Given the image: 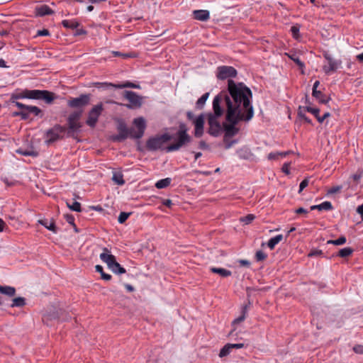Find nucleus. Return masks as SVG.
I'll return each mask as SVG.
<instances>
[{"label":"nucleus","mask_w":363,"mask_h":363,"mask_svg":"<svg viewBox=\"0 0 363 363\" xmlns=\"http://www.w3.org/2000/svg\"><path fill=\"white\" fill-rule=\"evenodd\" d=\"M353 350L357 354H363V346L360 345H355L353 347Z\"/></svg>","instance_id":"obj_48"},{"label":"nucleus","mask_w":363,"mask_h":363,"mask_svg":"<svg viewBox=\"0 0 363 363\" xmlns=\"http://www.w3.org/2000/svg\"><path fill=\"white\" fill-rule=\"evenodd\" d=\"M170 183H155V186L157 189H164L169 186Z\"/></svg>","instance_id":"obj_56"},{"label":"nucleus","mask_w":363,"mask_h":363,"mask_svg":"<svg viewBox=\"0 0 363 363\" xmlns=\"http://www.w3.org/2000/svg\"><path fill=\"white\" fill-rule=\"evenodd\" d=\"M295 212L297 213V214H301V213H308V211L302 207L301 208H297Z\"/></svg>","instance_id":"obj_59"},{"label":"nucleus","mask_w":363,"mask_h":363,"mask_svg":"<svg viewBox=\"0 0 363 363\" xmlns=\"http://www.w3.org/2000/svg\"><path fill=\"white\" fill-rule=\"evenodd\" d=\"M252 94L250 88L242 82H229V94L221 92L213 101V113L208 115V133L218 136L223 132V106L226 107V120L228 122H248L254 116L252 105Z\"/></svg>","instance_id":"obj_1"},{"label":"nucleus","mask_w":363,"mask_h":363,"mask_svg":"<svg viewBox=\"0 0 363 363\" xmlns=\"http://www.w3.org/2000/svg\"><path fill=\"white\" fill-rule=\"evenodd\" d=\"M172 138V137L167 133L151 138L147 141V147L150 150L161 149Z\"/></svg>","instance_id":"obj_7"},{"label":"nucleus","mask_w":363,"mask_h":363,"mask_svg":"<svg viewBox=\"0 0 363 363\" xmlns=\"http://www.w3.org/2000/svg\"><path fill=\"white\" fill-rule=\"evenodd\" d=\"M267 257V255L261 250H259L255 254V259L257 261H262Z\"/></svg>","instance_id":"obj_40"},{"label":"nucleus","mask_w":363,"mask_h":363,"mask_svg":"<svg viewBox=\"0 0 363 363\" xmlns=\"http://www.w3.org/2000/svg\"><path fill=\"white\" fill-rule=\"evenodd\" d=\"M209 96V93H205L203 94L196 101V106L198 108H202L206 104L208 98Z\"/></svg>","instance_id":"obj_30"},{"label":"nucleus","mask_w":363,"mask_h":363,"mask_svg":"<svg viewBox=\"0 0 363 363\" xmlns=\"http://www.w3.org/2000/svg\"><path fill=\"white\" fill-rule=\"evenodd\" d=\"M90 101V96L87 94H82L79 97L73 98L68 101L69 106L80 108L86 106Z\"/></svg>","instance_id":"obj_13"},{"label":"nucleus","mask_w":363,"mask_h":363,"mask_svg":"<svg viewBox=\"0 0 363 363\" xmlns=\"http://www.w3.org/2000/svg\"><path fill=\"white\" fill-rule=\"evenodd\" d=\"M308 184V183H300L298 194H301Z\"/></svg>","instance_id":"obj_60"},{"label":"nucleus","mask_w":363,"mask_h":363,"mask_svg":"<svg viewBox=\"0 0 363 363\" xmlns=\"http://www.w3.org/2000/svg\"><path fill=\"white\" fill-rule=\"evenodd\" d=\"M111 173L112 174V182H124L123 174L120 171L111 169Z\"/></svg>","instance_id":"obj_29"},{"label":"nucleus","mask_w":363,"mask_h":363,"mask_svg":"<svg viewBox=\"0 0 363 363\" xmlns=\"http://www.w3.org/2000/svg\"><path fill=\"white\" fill-rule=\"evenodd\" d=\"M177 141L176 143L172 144L166 147L167 152H173L178 150L183 145L189 141V137L186 130H180L177 133Z\"/></svg>","instance_id":"obj_10"},{"label":"nucleus","mask_w":363,"mask_h":363,"mask_svg":"<svg viewBox=\"0 0 363 363\" xmlns=\"http://www.w3.org/2000/svg\"><path fill=\"white\" fill-rule=\"evenodd\" d=\"M112 54L115 57H130V55L128 54H123V53H121L120 52H117V51H112Z\"/></svg>","instance_id":"obj_50"},{"label":"nucleus","mask_w":363,"mask_h":363,"mask_svg":"<svg viewBox=\"0 0 363 363\" xmlns=\"http://www.w3.org/2000/svg\"><path fill=\"white\" fill-rule=\"evenodd\" d=\"M26 305V299L23 297L14 298L11 305V307H22Z\"/></svg>","instance_id":"obj_28"},{"label":"nucleus","mask_w":363,"mask_h":363,"mask_svg":"<svg viewBox=\"0 0 363 363\" xmlns=\"http://www.w3.org/2000/svg\"><path fill=\"white\" fill-rule=\"evenodd\" d=\"M315 99H317L319 102L322 104H326L328 102L329 99L324 96L321 92L320 94H318L316 96H313Z\"/></svg>","instance_id":"obj_41"},{"label":"nucleus","mask_w":363,"mask_h":363,"mask_svg":"<svg viewBox=\"0 0 363 363\" xmlns=\"http://www.w3.org/2000/svg\"><path fill=\"white\" fill-rule=\"evenodd\" d=\"M319 84H320L319 81H315V83L313 84V91H312L313 96H316L318 94H320V91H318L317 89Z\"/></svg>","instance_id":"obj_43"},{"label":"nucleus","mask_w":363,"mask_h":363,"mask_svg":"<svg viewBox=\"0 0 363 363\" xmlns=\"http://www.w3.org/2000/svg\"><path fill=\"white\" fill-rule=\"evenodd\" d=\"M230 347L232 350L233 349H240L244 347V344L243 343H236V344L230 343Z\"/></svg>","instance_id":"obj_54"},{"label":"nucleus","mask_w":363,"mask_h":363,"mask_svg":"<svg viewBox=\"0 0 363 363\" xmlns=\"http://www.w3.org/2000/svg\"><path fill=\"white\" fill-rule=\"evenodd\" d=\"M35 11L36 16H44L45 15L52 14L53 13L52 9L47 5H41L39 6H36Z\"/></svg>","instance_id":"obj_21"},{"label":"nucleus","mask_w":363,"mask_h":363,"mask_svg":"<svg viewBox=\"0 0 363 363\" xmlns=\"http://www.w3.org/2000/svg\"><path fill=\"white\" fill-rule=\"evenodd\" d=\"M135 128H130V138L139 139L143 137L146 128L145 121L143 117L135 118L133 121Z\"/></svg>","instance_id":"obj_9"},{"label":"nucleus","mask_w":363,"mask_h":363,"mask_svg":"<svg viewBox=\"0 0 363 363\" xmlns=\"http://www.w3.org/2000/svg\"><path fill=\"white\" fill-rule=\"evenodd\" d=\"M6 227V223L2 219L0 218V232L4 231Z\"/></svg>","instance_id":"obj_62"},{"label":"nucleus","mask_w":363,"mask_h":363,"mask_svg":"<svg viewBox=\"0 0 363 363\" xmlns=\"http://www.w3.org/2000/svg\"><path fill=\"white\" fill-rule=\"evenodd\" d=\"M323 255V251L320 250H313L308 254V257H316Z\"/></svg>","instance_id":"obj_45"},{"label":"nucleus","mask_w":363,"mask_h":363,"mask_svg":"<svg viewBox=\"0 0 363 363\" xmlns=\"http://www.w3.org/2000/svg\"><path fill=\"white\" fill-rule=\"evenodd\" d=\"M330 113L329 112H326L323 114V116H320L318 115V116L317 117V120L319 123H323L324 121V120L327 118H328L330 116Z\"/></svg>","instance_id":"obj_49"},{"label":"nucleus","mask_w":363,"mask_h":363,"mask_svg":"<svg viewBox=\"0 0 363 363\" xmlns=\"http://www.w3.org/2000/svg\"><path fill=\"white\" fill-rule=\"evenodd\" d=\"M306 111V107H299L298 108V116L301 118V119H303V118L306 116L305 114V111Z\"/></svg>","instance_id":"obj_47"},{"label":"nucleus","mask_w":363,"mask_h":363,"mask_svg":"<svg viewBox=\"0 0 363 363\" xmlns=\"http://www.w3.org/2000/svg\"><path fill=\"white\" fill-rule=\"evenodd\" d=\"M37 35L39 36H47V35H50V33H49L48 30L43 29V30H38L37 33Z\"/></svg>","instance_id":"obj_51"},{"label":"nucleus","mask_w":363,"mask_h":363,"mask_svg":"<svg viewBox=\"0 0 363 363\" xmlns=\"http://www.w3.org/2000/svg\"><path fill=\"white\" fill-rule=\"evenodd\" d=\"M125 287L130 292H132L134 291V287L133 286H131L130 284H125Z\"/></svg>","instance_id":"obj_63"},{"label":"nucleus","mask_w":363,"mask_h":363,"mask_svg":"<svg viewBox=\"0 0 363 363\" xmlns=\"http://www.w3.org/2000/svg\"><path fill=\"white\" fill-rule=\"evenodd\" d=\"M16 152L25 156L36 157L38 155V152L33 150H23L21 148L17 150Z\"/></svg>","instance_id":"obj_31"},{"label":"nucleus","mask_w":363,"mask_h":363,"mask_svg":"<svg viewBox=\"0 0 363 363\" xmlns=\"http://www.w3.org/2000/svg\"><path fill=\"white\" fill-rule=\"evenodd\" d=\"M0 293L11 297L15 295L16 289L14 287L12 286H0Z\"/></svg>","instance_id":"obj_24"},{"label":"nucleus","mask_w":363,"mask_h":363,"mask_svg":"<svg viewBox=\"0 0 363 363\" xmlns=\"http://www.w3.org/2000/svg\"><path fill=\"white\" fill-rule=\"evenodd\" d=\"M357 59L363 62V52L357 55Z\"/></svg>","instance_id":"obj_64"},{"label":"nucleus","mask_w":363,"mask_h":363,"mask_svg":"<svg viewBox=\"0 0 363 363\" xmlns=\"http://www.w3.org/2000/svg\"><path fill=\"white\" fill-rule=\"evenodd\" d=\"M102 111L103 104L101 103L94 106L89 113L86 124L90 127H94Z\"/></svg>","instance_id":"obj_12"},{"label":"nucleus","mask_w":363,"mask_h":363,"mask_svg":"<svg viewBox=\"0 0 363 363\" xmlns=\"http://www.w3.org/2000/svg\"><path fill=\"white\" fill-rule=\"evenodd\" d=\"M15 105L20 108V111L14 113V116H21L23 120L30 118V115L38 116L41 113V110L35 106L25 105L21 102H15Z\"/></svg>","instance_id":"obj_4"},{"label":"nucleus","mask_w":363,"mask_h":363,"mask_svg":"<svg viewBox=\"0 0 363 363\" xmlns=\"http://www.w3.org/2000/svg\"><path fill=\"white\" fill-rule=\"evenodd\" d=\"M286 55L291 60H293L301 69H303L305 67L304 63L300 60L299 57L296 53H292V54H287Z\"/></svg>","instance_id":"obj_26"},{"label":"nucleus","mask_w":363,"mask_h":363,"mask_svg":"<svg viewBox=\"0 0 363 363\" xmlns=\"http://www.w3.org/2000/svg\"><path fill=\"white\" fill-rule=\"evenodd\" d=\"M231 351L232 349L230 347V343H228L225 345L220 350L219 357L221 358L226 357L231 352Z\"/></svg>","instance_id":"obj_32"},{"label":"nucleus","mask_w":363,"mask_h":363,"mask_svg":"<svg viewBox=\"0 0 363 363\" xmlns=\"http://www.w3.org/2000/svg\"><path fill=\"white\" fill-rule=\"evenodd\" d=\"M81 115L82 111H76L69 115L68 118V125L71 131H77L81 128V125L79 122Z\"/></svg>","instance_id":"obj_15"},{"label":"nucleus","mask_w":363,"mask_h":363,"mask_svg":"<svg viewBox=\"0 0 363 363\" xmlns=\"http://www.w3.org/2000/svg\"><path fill=\"white\" fill-rule=\"evenodd\" d=\"M106 87H114L116 89H123V88H133V89H140V86L139 84H135L134 83L127 82L123 84H112V83H104V84Z\"/></svg>","instance_id":"obj_18"},{"label":"nucleus","mask_w":363,"mask_h":363,"mask_svg":"<svg viewBox=\"0 0 363 363\" xmlns=\"http://www.w3.org/2000/svg\"><path fill=\"white\" fill-rule=\"evenodd\" d=\"M118 135L115 138L118 141H122L127 138H130V129L128 128L124 123H121L118 128Z\"/></svg>","instance_id":"obj_17"},{"label":"nucleus","mask_w":363,"mask_h":363,"mask_svg":"<svg viewBox=\"0 0 363 363\" xmlns=\"http://www.w3.org/2000/svg\"><path fill=\"white\" fill-rule=\"evenodd\" d=\"M162 204L167 206L168 208H171L173 205L172 201L170 199H163Z\"/></svg>","instance_id":"obj_57"},{"label":"nucleus","mask_w":363,"mask_h":363,"mask_svg":"<svg viewBox=\"0 0 363 363\" xmlns=\"http://www.w3.org/2000/svg\"><path fill=\"white\" fill-rule=\"evenodd\" d=\"M239 264L242 267H249L250 265V262L248 260L246 259H240L238 261Z\"/></svg>","instance_id":"obj_52"},{"label":"nucleus","mask_w":363,"mask_h":363,"mask_svg":"<svg viewBox=\"0 0 363 363\" xmlns=\"http://www.w3.org/2000/svg\"><path fill=\"white\" fill-rule=\"evenodd\" d=\"M281 170L284 173H285L286 174H288L289 173V164L284 163L281 167Z\"/></svg>","instance_id":"obj_55"},{"label":"nucleus","mask_w":363,"mask_h":363,"mask_svg":"<svg viewBox=\"0 0 363 363\" xmlns=\"http://www.w3.org/2000/svg\"><path fill=\"white\" fill-rule=\"evenodd\" d=\"M65 220L66 221L71 224L72 225H74V218L72 215L71 214H66L65 216Z\"/></svg>","instance_id":"obj_46"},{"label":"nucleus","mask_w":363,"mask_h":363,"mask_svg":"<svg viewBox=\"0 0 363 363\" xmlns=\"http://www.w3.org/2000/svg\"><path fill=\"white\" fill-rule=\"evenodd\" d=\"M210 271L212 273L218 274L222 277H228L231 276L232 272L230 270H228L224 268H218V267H211Z\"/></svg>","instance_id":"obj_22"},{"label":"nucleus","mask_w":363,"mask_h":363,"mask_svg":"<svg viewBox=\"0 0 363 363\" xmlns=\"http://www.w3.org/2000/svg\"><path fill=\"white\" fill-rule=\"evenodd\" d=\"M255 217L253 214H248L246 216L241 217L240 220L247 225L250 224L255 219Z\"/></svg>","instance_id":"obj_37"},{"label":"nucleus","mask_w":363,"mask_h":363,"mask_svg":"<svg viewBox=\"0 0 363 363\" xmlns=\"http://www.w3.org/2000/svg\"><path fill=\"white\" fill-rule=\"evenodd\" d=\"M353 251H354L353 249L351 247H345V248L341 249L338 252L337 255H338V256H340L341 257H347L352 254Z\"/></svg>","instance_id":"obj_33"},{"label":"nucleus","mask_w":363,"mask_h":363,"mask_svg":"<svg viewBox=\"0 0 363 363\" xmlns=\"http://www.w3.org/2000/svg\"><path fill=\"white\" fill-rule=\"evenodd\" d=\"M346 242V238L345 236H340L338 239L335 240V245H341Z\"/></svg>","instance_id":"obj_44"},{"label":"nucleus","mask_w":363,"mask_h":363,"mask_svg":"<svg viewBox=\"0 0 363 363\" xmlns=\"http://www.w3.org/2000/svg\"><path fill=\"white\" fill-rule=\"evenodd\" d=\"M283 239L282 235H277L274 236V246L277 244H278L280 241H281Z\"/></svg>","instance_id":"obj_53"},{"label":"nucleus","mask_w":363,"mask_h":363,"mask_svg":"<svg viewBox=\"0 0 363 363\" xmlns=\"http://www.w3.org/2000/svg\"><path fill=\"white\" fill-rule=\"evenodd\" d=\"M67 205L68 208L73 211H76V212L82 211L81 204L78 201H74L72 203V204H69V203H67Z\"/></svg>","instance_id":"obj_35"},{"label":"nucleus","mask_w":363,"mask_h":363,"mask_svg":"<svg viewBox=\"0 0 363 363\" xmlns=\"http://www.w3.org/2000/svg\"><path fill=\"white\" fill-rule=\"evenodd\" d=\"M103 252L100 255V259L105 262L108 267L115 274H122L126 272L125 268L121 266V264L116 262L114 255L110 254V250L104 247Z\"/></svg>","instance_id":"obj_3"},{"label":"nucleus","mask_w":363,"mask_h":363,"mask_svg":"<svg viewBox=\"0 0 363 363\" xmlns=\"http://www.w3.org/2000/svg\"><path fill=\"white\" fill-rule=\"evenodd\" d=\"M194 17L196 20L206 21L209 19L210 13L207 10H196L194 11Z\"/></svg>","instance_id":"obj_19"},{"label":"nucleus","mask_w":363,"mask_h":363,"mask_svg":"<svg viewBox=\"0 0 363 363\" xmlns=\"http://www.w3.org/2000/svg\"><path fill=\"white\" fill-rule=\"evenodd\" d=\"M291 33L292 34V36L295 38V39H298L299 37H300V35H299V31H300V27L298 25H295V26H291Z\"/></svg>","instance_id":"obj_36"},{"label":"nucleus","mask_w":363,"mask_h":363,"mask_svg":"<svg viewBox=\"0 0 363 363\" xmlns=\"http://www.w3.org/2000/svg\"><path fill=\"white\" fill-rule=\"evenodd\" d=\"M95 269L97 272L100 273L102 279L106 281H110L111 279V275L104 272L103 267L101 265H96Z\"/></svg>","instance_id":"obj_27"},{"label":"nucleus","mask_w":363,"mask_h":363,"mask_svg":"<svg viewBox=\"0 0 363 363\" xmlns=\"http://www.w3.org/2000/svg\"><path fill=\"white\" fill-rule=\"evenodd\" d=\"M357 212L361 216L363 220V203L357 207Z\"/></svg>","instance_id":"obj_58"},{"label":"nucleus","mask_w":363,"mask_h":363,"mask_svg":"<svg viewBox=\"0 0 363 363\" xmlns=\"http://www.w3.org/2000/svg\"><path fill=\"white\" fill-rule=\"evenodd\" d=\"M236 75L237 71L233 67L224 65L217 68L216 76L220 80L228 79V82L230 81L235 82L231 78ZM228 89L229 90V84L228 85Z\"/></svg>","instance_id":"obj_8"},{"label":"nucleus","mask_w":363,"mask_h":363,"mask_svg":"<svg viewBox=\"0 0 363 363\" xmlns=\"http://www.w3.org/2000/svg\"><path fill=\"white\" fill-rule=\"evenodd\" d=\"M341 189H342V186H333L332 188H330V189H329L328 190L327 194H337V193L340 192Z\"/></svg>","instance_id":"obj_42"},{"label":"nucleus","mask_w":363,"mask_h":363,"mask_svg":"<svg viewBox=\"0 0 363 363\" xmlns=\"http://www.w3.org/2000/svg\"><path fill=\"white\" fill-rule=\"evenodd\" d=\"M306 111L312 113L316 118L319 115L320 110L318 108H313L311 106L306 107Z\"/></svg>","instance_id":"obj_39"},{"label":"nucleus","mask_w":363,"mask_h":363,"mask_svg":"<svg viewBox=\"0 0 363 363\" xmlns=\"http://www.w3.org/2000/svg\"><path fill=\"white\" fill-rule=\"evenodd\" d=\"M62 24L65 28L72 30L77 28L79 26V22L76 19L63 20L62 21Z\"/></svg>","instance_id":"obj_23"},{"label":"nucleus","mask_w":363,"mask_h":363,"mask_svg":"<svg viewBox=\"0 0 363 363\" xmlns=\"http://www.w3.org/2000/svg\"><path fill=\"white\" fill-rule=\"evenodd\" d=\"M35 186L38 189H40L42 190V191L43 192V194H48V196H50L52 194V193L46 192L45 191V189H43V187L40 186V184H39V183H36Z\"/></svg>","instance_id":"obj_61"},{"label":"nucleus","mask_w":363,"mask_h":363,"mask_svg":"<svg viewBox=\"0 0 363 363\" xmlns=\"http://www.w3.org/2000/svg\"><path fill=\"white\" fill-rule=\"evenodd\" d=\"M247 311V306L245 305L242 308L241 315L233 321V323H232L233 326H235L236 324H238V323L242 322L245 319V315H246Z\"/></svg>","instance_id":"obj_25"},{"label":"nucleus","mask_w":363,"mask_h":363,"mask_svg":"<svg viewBox=\"0 0 363 363\" xmlns=\"http://www.w3.org/2000/svg\"><path fill=\"white\" fill-rule=\"evenodd\" d=\"M17 99H43L47 104H50L53 101L55 96L54 94L46 90H24L21 92L17 96Z\"/></svg>","instance_id":"obj_2"},{"label":"nucleus","mask_w":363,"mask_h":363,"mask_svg":"<svg viewBox=\"0 0 363 363\" xmlns=\"http://www.w3.org/2000/svg\"><path fill=\"white\" fill-rule=\"evenodd\" d=\"M319 211H331L333 209V205L330 201H324L318 204Z\"/></svg>","instance_id":"obj_34"},{"label":"nucleus","mask_w":363,"mask_h":363,"mask_svg":"<svg viewBox=\"0 0 363 363\" xmlns=\"http://www.w3.org/2000/svg\"><path fill=\"white\" fill-rule=\"evenodd\" d=\"M204 121V115L201 114L200 116L196 117L193 121L195 126V136L197 138H199L203 135Z\"/></svg>","instance_id":"obj_16"},{"label":"nucleus","mask_w":363,"mask_h":363,"mask_svg":"<svg viewBox=\"0 0 363 363\" xmlns=\"http://www.w3.org/2000/svg\"><path fill=\"white\" fill-rule=\"evenodd\" d=\"M323 57L327 62L323 66V70L326 74H330L332 72H336L337 69L342 68V60L339 59H335L330 53L325 52Z\"/></svg>","instance_id":"obj_5"},{"label":"nucleus","mask_w":363,"mask_h":363,"mask_svg":"<svg viewBox=\"0 0 363 363\" xmlns=\"http://www.w3.org/2000/svg\"><path fill=\"white\" fill-rule=\"evenodd\" d=\"M131 213H132L121 212L118 218V221L120 223H125V220L128 218V217L131 215Z\"/></svg>","instance_id":"obj_38"},{"label":"nucleus","mask_w":363,"mask_h":363,"mask_svg":"<svg viewBox=\"0 0 363 363\" xmlns=\"http://www.w3.org/2000/svg\"><path fill=\"white\" fill-rule=\"evenodd\" d=\"M64 130L65 128L60 125H56L48 130L46 133V143L49 144L58 140Z\"/></svg>","instance_id":"obj_14"},{"label":"nucleus","mask_w":363,"mask_h":363,"mask_svg":"<svg viewBox=\"0 0 363 363\" xmlns=\"http://www.w3.org/2000/svg\"><path fill=\"white\" fill-rule=\"evenodd\" d=\"M124 97L130 102V104L126 105L129 108H140L143 103V97L138 95L135 92L132 91H125Z\"/></svg>","instance_id":"obj_11"},{"label":"nucleus","mask_w":363,"mask_h":363,"mask_svg":"<svg viewBox=\"0 0 363 363\" xmlns=\"http://www.w3.org/2000/svg\"><path fill=\"white\" fill-rule=\"evenodd\" d=\"M38 223L54 233H57V228L53 220H48V219H41L38 220Z\"/></svg>","instance_id":"obj_20"},{"label":"nucleus","mask_w":363,"mask_h":363,"mask_svg":"<svg viewBox=\"0 0 363 363\" xmlns=\"http://www.w3.org/2000/svg\"><path fill=\"white\" fill-rule=\"evenodd\" d=\"M230 124H225L223 125V131H224V143H225V149H229L230 148L233 144L236 143L237 141L236 140H231L230 141L229 139L235 135L238 131H239V129L236 127V124L238 123H233V122H229Z\"/></svg>","instance_id":"obj_6"}]
</instances>
